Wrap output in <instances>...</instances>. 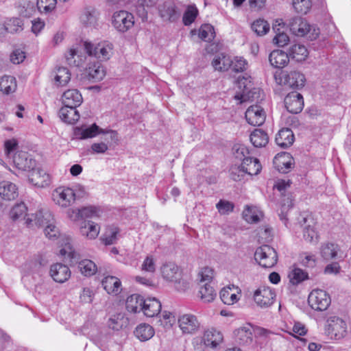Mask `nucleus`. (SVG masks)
<instances>
[{"mask_svg": "<svg viewBox=\"0 0 351 351\" xmlns=\"http://www.w3.org/2000/svg\"><path fill=\"white\" fill-rule=\"evenodd\" d=\"M262 169V166L258 159L248 157L245 161L241 162L237 167L231 168V178L234 181H240L245 174L250 176L258 175Z\"/></svg>", "mask_w": 351, "mask_h": 351, "instance_id": "1", "label": "nucleus"}, {"mask_svg": "<svg viewBox=\"0 0 351 351\" xmlns=\"http://www.w3.org/2000/svg\"><path fill=\"white\" fill-rule=\"evenodd\" d=\"M164 279L177 284L176 289L179 291H185L189 289V283L186 280H181V271L178 266L173 262L164 263L160 268Z\"/></svg>", "mask_w": 351, "mask_h": 351, "instance_id": "2", "label": "nucleus"}, {"mask_svg": "<svg viewBox=\"0 0 351 351\" xmlns=\"http://www.w3.org/2000/svg\"><path fill=\"white\" fill-rule=\"evenodd\" d=\"M254 259L261 267L271 268L278 262V253L270 245H263L256 250Z\"/></svg>", "mask_w": 351, "mask_h": 351, "instance_id": "3", "label": "nucleus"}, {"mask_svg": "<svg viewBox=\"0 0 351 351\" xmlns=\"http://www.w3.org/2000/svg\"><path fill=\"white\" fill-rule=\"evenodd\" d=\"M84 47L89 56H94L100 60H108L112 54V45L107 42L93 44L86 41Z\"/></svg>", "mask_w": 351, "mask_h": 351, "instance_id": "4", "label": "nucleus"}, {"mask_svg": "<svg viewBox=\"0 0 351 351\" xmlns=\"http://www.w3.org/2000/svg\"><path fill=\"white\" fill-rule=\"evenodd\" d=\"M308 302L313 309L317 311H324L330 306L331 299L326 291L314 289L308 295Z\"/></svg>", "mask_w": 351, "mask_h": 351, "instance_id": "5", "label": "nucleus"}, {"mask_svg": "<svg viewBox=\"0 0 351 351\" xmlns=\"http://www.w3.org/2000/svg\"><path fill=\"white\" fill-rule=\"evenodd\" d=\"M158 12L160 17L164 21L175 22L180 15L175 0H160Z\"/></svg>", "mask_w": 351, "mask_h": 351, "instance_id": "6", "label": "nucleus"}, {"mask_svg": "<svg viewBox=\"0 0 351 351\" xmlns=\"http://www.w3.org/2000/svg\"><path fill=\"white\" fill-rule=\"evenodd\" d=\"M112 24L118 32H126L134 26V16L125 10L115 12L112 15Z\"/></svg>", "mask_w": 351, "mask_h": 351, "instance_id": "7", "label": "nucleus"}, {"mask_svg": "<svg viewBox=\"0 0 351 351\" xmlns=\"http://www.w3.org/2000/svg\"><path fill=\"white\" fill-rule=\"evenodd\" d=\"M25 220L29 227H44L47 223L54 221L53 215L46 208H40L35 213L26 215Z\"/></svg>", "mask_w": 351, "mask_h": 351, "instance_id": "8", "label": "nucleus"}, {"mask_svg": "<svg viewBox=\"0 0 351 351\" xmlns=\"http://www.w3.org/2000/svg\"><path fill=\"white\" fill-rule=\"evenodd\" d=\"M327 331L331 337L335 339L343 338L347 332V324L346 322L336 316L330 317L328 319Z\"/></svg>", "mask_w": 351, "mask_h": 351, "instance_id": "9", "label": "nucleus"}, {"mask_svg": "<svg viewBox=\"0 0 351 351\" xmlns=\"http://www.w3.org/2000/svg\"><path fill=\"white\" fill-rule=\"evenodd\" d=\"M178 325L183 334H195L199 327L200 323L197 317L193 314H184L178 318Z\"/></svg>", "mask_w": 351, "mask_h": 351, "instance_id": "10", "label": "nucleus"}, {"mask_svg": "<svg viewBox=\"0 0 351 351\" xmlns=\"http://www.w3.org/2000/svg\"><path fill=\"white\" fill-rule=\"evenodd\" d=\"M15 167L23 171H30L36 167V162L27 152H18L13 156Z\"/></svg>", "mask_w": 351, "mask_h": 351, "instance_id": "11", "label": "nucleus"}, {"mask_svg": "<svg viewBox=\"0 0 351 351\" xmlns=\"http://www.w3.org/2000/svg\"><path fill=\"white\" fill-rule=\"evenodd\" d=\"M285 106L292 114L300 113L304 108V99L302 94L293 91L289 93L285 98Z\"/></svg>", "mask_w": 351, "mask_h": 351, "instance_id": "12", "label": "nucleus"}, {"mask_svg": "<svg viewBox=\"0 0 351 351\" xmlns=\"http://www.w3.org/2000/svg\"><path fill=\"white\" fill-rule=\"evenodd\" d=\"M53 200L62 207H68L75 201L74 190L71 188L59 187L53 194Z\"/></svg>", "mask_w": 351, "mask_h": 351, "instance_id": "13", "label": "nucleus"}, {"mask_svg": "<svg viewBox=\"0 0 351 351\" xmlns=\"http://www.w3.org/2000/svg\"><path fill=\"white\" fill-rule=\"evenodd\" d=\"M266 115L263 108L258 105L251 106L245 112L247 123L254 126H259L264 123Z\"/></svg>", "mask_w": 351, "mask_h": 351, "instance_id": "14", "label": "nucleus"}, {"mask_svg": "<svg viewBox=\"0 0 351 351\" xmlns=\"http://www.w3.org/2000/svg\"><path fill=\"white\" fill-rule=\"evenodd\" d=\"M287 25L290 32L297 36H304L311 29L310 25L304 19L300 16L291 18L287 23Z\"/></svg>", "mask_w": 351, "mask_h": 351, "instance_id": "15", "label": "nucleus"}, {"mask_svg": "<svg viewBox=\"0 0 351 351\" xmlns=\"http://www.w3.org/2000/svg\"><path fill=\"white\" fill-rule=\"evenodd\" d=\"M275 293L269 288L263 287L256 289L254 293V300L261 307H268L274 302Z\"/></svg>", "mask_w": 351, "mask_h": 351, "instance_id": "16", "label": "nucleus"}, {"mask_svg": "<svg viewBox=\"0 0 351 351\" xmlns=\"http://www.w3.org/2000/svg\"><path fill=\"white\" fill-rule=\"evenodd\" d=\"M49 274L54 281L63 283L71 277V271L68 266L62 263H55L51 265Z\"/></svg>", "mask_w": 351, "mask_h": 351, "instance_id": "17", "label": "nucleus"}, {"mask_svg": "<svg viewBox=\"0 0 351 351\" xmlns=\"http://www.w3.org/2000/svg\"><path fill=\"white\" fill-rule=\"evenodd\" d=\"M235 341L240 345H250L253 341V327L247 324L234 331Z\"/></svg>", "mask_w": 351, "mask_h": 351, "instance_id": "18", "label": "nucleus"}, {"mask_svg": "<svg viewBox=\"0 0 351 351\" xmlns=\"http://www.w3.org/2000/svg\"><path fill=\"white\" fill-rule=\"evenodd\" d=\"M285 85L293 89L302 88L306 82L304 75L299 71H291L283 75Z\"/></svg>", "mask_w": 351, "mask_h": 351, "instance_id": "19", "label": "nucleus"}, {"mask_svg": "<svg viewBox=\"0 0 351 351\" xmlns=\"http://www.w3.org/2000/svg\"><path fill=\"white\" fill-rule=\"evenodd\" d=\"M29 172V182L34 186L38 187H45L49 184V176L45 171L35 167Z\"/></svg>", "mask_w": 351, "mask_h": 351, "instance_id": "20", "label": "nucleus"}, {"mask_svg": "<svg viewBox=\"0 0 351 351\" xmlns=\"http://www.w3.org/2000/svg\"><path fill=\"white\" fill-rule=\"evenodd\" d=\"M87 79L93 82H99L106 75V71L101 64L99 62L89 63L86 69Z\"/></svg>", "mask_w": 351, "mask_h": 351, "instance_id": "21", "label": "nucleus"}, {"mask_svg": "<svg viewBox=\"0 0 351 351\" xmlns=\"http://www.w3.org/2000/svg\"><path fill=\"white\" fill-rule=\"evenodd\" d=\"M62 104L64 106L77 108L82 103V96L77 89L66 90L62 97Z\"/></svg>", "mask_w": 351, "mask_h": 351, "instance_id": "22", "label": "nucleus"}, {"mask_svg": "<svg viewBox=\"0 0 351 351\" xmlns=\"http://www.w3.org/2000/svg\"><path fill=\"white\" fill-rule=\"evenodd\" d=\"M295 140L293 131L289 128H282L276 136V144L282 149H287L293 143Z\"/></svg>", "mask_w": 351, "mask_h": 351, "instance_id": "23", "label": "nucleus"}, {"mask_svg": "<svg viewBox=\"0 0 351 351\" xmlns=\"http://www.w3.org/2000/svg\"><path fill=\"white\" fill-rule=\"evenodd\" d=\"M24 29L23 21L19 17L7 19L3 24H0V32L2 30L8 33L16 34L22 32Z\"/></svg>", "mask_w": 351, "mask_h": 351, "instance_id": "24", "label": "nucleus"}, {"mask_svg": "<svg viewBox=\"0 0 351 351\" xmlns=\"http://www.w3.org/2000/svg\"><path fill=\"white\" fill-rule=\"evenodd\" d=\"M269 61L272 66L277 69L285 67L289 62V56L282 50H274L269 56Z\"/></svg>", "mask_w": 351, "mask_h": 351, "instance_id": "25", "label": "nucleus"}, {"mask_svg": "<svg viewBox=\"0 0 351 351\" xmlns=\"http://www.w3.org/2000/svg\"><path fill=\"white\" fill-rule=\"evenodd\" d=\"M161 303L156 298H149L145 299L143 311L145 316L149 317H153L157 316L161 311Z\"/></svg>", "mask_w": 351, "mask_h": 351, "instance_id": "26", "label": "nucleus"}, {"mask_svg": "<svg viewBox=\"0 0 351 351\" xmlns=\"http://www.w3.org/2000/svg\"><path fill=\"white\" fill-rule=\"evenodd\" d=\"M18 188L9 181L0 182V195L5 200H13L18 197Z\"/></svg>", "mask_w": 351, "mask_h": 351, "instance_id": "27", "label": "nucleus"}, {"mask_svg": "<svg viewBox=\"0 0 351 351\" xmlns=\"http://www.w3.org/2000/svg\"><path fill=\"white\" fill-rule=\"evenodd\" d=\"M59 117L67 124H74L80 119L79 112L76 108L63 106L59 110Z\"/></svg>", "mask_w": 351, "mask_h": 351, "instance_id": "28", "label": "nucleus"}, {"mask_svg": "<svg viewBox=\"0 0 351 351\" xmlns=\"http://www.w3.org/2000/svg\"><path fill=\"white\" fill-rule=\"evenodd\" d=\"M223 335L215 329L207 330L204 332L202 341L206 346L216 348L223 341Z\"/></svg>", "mask_w": 351, "mask_h": 351, "instance_id": "29", "label": "nucleus"}, {"mask_svg": "<svg viewBox=\"0 0 351 351\" xmlns=\"http://www.w3.org/2000/svg\"><path fill=\"white\" fill-rule=\"evenodd\" d=\"M101 133H105L104 130L100 128L96 123L89 127L77 128L75 130V136L81 139L93 138Z\"/></svg>", "mask_w": 351, "mask_h": 351, "instance_id": "30", "label": "nucleus"}, {"mask_svg": "<svg viewBox=\"0 0 351 351\" xmlns=\"http://www.w3.org/2000/svg\"><path fill=\"white\" fill-rule=\"evenodd\" d=\"M340 247L338 244L331 242L322 243L320 247V254L326 261L338 258Z\"/></svg>", "mask_w": 351, "mask_h": 351, "instance_id": "31", "label": "nucleus"}, {"mask_svg": "<svg viewBox=\"0 0 351 351\" xmlns=\"http://www.w3.org/2000/svg\"><path fill=\"white\" fill-rule=\"evenodd\" d=\"M287 53L289 56V59L291 58L297 62L305 60L308 54L306 47L304 45L299 43L292 45Z\"/></svg>", "mask_w": 351, "mask_h": 351, "instance_id": "32", "label": "nucleus"}, {"mask_svg": "<svg viewBox=\"0 0 351 351\" xmlns=\"http://www.w3.org/2000/svg\"><path fill=\"white\" fill-rule=\"evenodd\" d=\"M247 80L246 78L239 79L238 83L239 88H241L242 86H243V88L242 90L241 93L237 94L235 96L237 99L241 100V102H245L250 99H253L254 98V94L256 93V89H252L250 87H248V84H250V81H248V83H245Z\"/></svg>", "mask_w": 351, "mask_h": 351, "instance_id": "33", "label": "nucleus"}, {"mask_svg": "<svg viewBox=\"0 0 351 351\" xmlns=\"http://www.w3.org/2000/svg\"><path fill=\"white\" fill-rule=\"evenodd\" d=\"M232 64V59L230 56L225 53H219L216 55L212 61V65L215 70L219 71H226L230 69Z\"/></svg>", "mask_w": 351, "mask_h": 351, "instance_id": "34", "label": "nucleus"}, {"mask_svg": "<svg viewBox=\"0 0 351 351\" xmlns=\"http://www.w3.org/2000/svg\"><path fill=\"white\" fill-rule=\"evenodd\" d=\"M80 234L89 239H95L99 232V227L91 221H84L80 228Z\"/></svg>", "mask_w": 351, "mask_h": 351, "instance_id": "35", "label": "nucleus"}, {"mask_svg": "<svg viewBox=\"0 0 351 351\" xmlns=\"http://www.w3.org/2000/svg\"><path fill=\"white\" fill-rule=\"evenodd\" d=\"M102 286L109 294H118L121 290V280L115 276H108L101 281Z\"/></svg>", "mask_w": 351, "mask_h": 351, "instance_id": "36", "label": "nucleus"}, {"mask_svg": "<svg viewBox=\"0 0 351 351\" xmlns=\"http://www.w3.org/2000/svg\"><path fill=\"white\" fill-rule=\"evenodd\" d=\"M145 299L139 294H132L126 300V308L131 313H138L143 308Z\"/></svg>", "mask_w": 351, "mask_h": 351, "instance_id": "37", "label": "nucleus"}, {"mask_svg": "<svg viewBox=\"0 0 351 351\" xmlns=\"http://www.w3.org/2000/svg\"><path fill=\"white\" fill-rule=\"evenodd\" d=\"M154 328L148 324H140L134 331L135 337L141 341H146L154 335Z\"/></svg>", "mask_w": 351, "mask_h": 351, "instance_id": "38", "label": "nucleus"}, {"mask_svg": "<svg viewBox=\"0 0 351 351\" xmlns=\"http://www.w3.org/2000/svg\"><path fill=\"white\" fill-rule=\"evenodd\" d=\"M160 0H136V14L145 21L147 19V8L155 6Z\"/></svg>", "mask_w": 351, "mask_h": 351, "instance_id": "39", "label": "nucleus"}, {"mask_svg": "<svg viewBox=\"0 0 351 351\" xmlns=\"http://www.w3.org/2000/svg\"><path fill=\"white\" fill-rule=\"evenodd\" d=\"M98 17V11L94 8L88 7L84 10L80 20L86 26H95L97 24Z\"/></svg>", "mask_w": 351, "mask_h": 351, "instance_id": "40", "label": "nucleus"}, {"mask_svg": "<svg viewBox=\"0 0 351 351\" xmlns=\"http://www.w3.org/2000/svg\"><path fill=\"white\" fill-rule=\"evenodd\" d=\"M250 141L256 147H263L269 142V136L261 129H255L250 134Z\"/></svg>", "mask_w": 351, "mask_h": 351, "instance_id": "41", "label": "nucleus"}, {"mask_svg": "<svg viewBox=\"0 0 351 351\" xmlns=\"http://www.w3.org/2000/svg\"><path fill=\"white\" fill-rule=\"evenodd\" d=\"M16 81L14 77L5 75L0 79V90L5 95L14 93L16 89Z\"/></svg>", "mask_w": 351, "mask_h": 351, "instance_id": "42", "label": "nucleus"}, {"mask_svg": "<svg viewBox=\"0 0 351 351\" xmlns=\"http://www.w3.org/2000/svg\"><path fill=\"white\" fill-rule=\"evenodd\" d=\"M201 299L204 302H210L214 300L217 293L214 287L208 282L202 285L199 291Z\"/></svg>", "mask_w": 351, "mask_h": 351, "instance_id": "43", "label": "nucleus"}, {"mask_svg": "<svg viewBox=\"0 0 351 351\" xmlns=\"http://www.w3.org/2000/svg\"><path fill=\"white\" fill-rule=\"evenodd\" d=\"M119 233V228L118 227L114 226H109L101 236V240L106 245H112L116 243Z\"/></svg>", "mask_w": 351, "mask_h": 351, "instance_id": "44", "label": "nucleus"}, {"mask_svg": "<svg viewBox=\"0 0 351 351\" xmlns=\"http://www.w3.org/2000/svg\"><path fill=\"white\" fill-rule=\"evenodd\" d=\"M262 215V213L254 206H247L243 212V218L250 223L258 222Z\"/></svg>", "mask_w": 351, "mask_h": 351, "instance_id": "45", "label": "nucleus"}, {"mask_svg": "<svg viewBox=\"0 0 351 351\" xmlns=\"http://www.w3.org/2000/svg\"><path fill=\"white\" fill-rule=\"evenodd\" d=\"M78 269L81 273L86 276H93L97 271L95 263L89 259H84L80 261L78 263Z\"/></svg>", "mask_w": 351, "mask_h": 351, "instance_id": "46", "label": "nucleus"}, {"mask_svg": "<svg viewBox=\"0 0 351 351\" xmlns=\"http://www.w3.org/2000/svg\"><path fill=\"white\" fill-rule=\"evenodd\" d=\"M232 153L235 159L241 162L245 161L248 157H251L249 149L243 144H235L232 147Z\"/></svg>", "mask_w": 351, "mask_h": 351, "instance_id": "47", "label": "nucleus"}, {"mask_svg": "<svg viewBox=\"0 0 351 351\" xmlns=\"http://www.w3.org/2000/svg\"><path fill=\"white\" fill-rule=\"evenodd\" d=\"M252 29L258 35L263 36L269 30V24L264 19H257L251 25Z\"/></svg>", "mask_w": 351, "mask_h": 351, "instance_id": "48", "label": "nucleus"}, {"mask_svg": "<svg viewBox=\"0 0 351 351\" xmlns=\"http://www.w3.org/2000/svg\"><path fill=\"white\" fill-rule=\"evenodd\" d=\"M290 282L293 285H298L308 278V273L300 268L293 269L289 274Z\"/></svg>", "mask_w": 351, "mask_h": 351, "instance_id": "49", "label": "nucleus"}, {"mask_svg": "<svg viewBox=\"0 0 351 351\" xmlns=\"http://www.w3.org/2000/svg\"><path fill=\"white\" fill-rule=\"evenodd\" d=\"M199 37L205 41H211L215 38L214 27L210 24H203L199 30Z\"/></svg>", "mask_w": 351, "mask_h": 351, "instance_id": "50", "label": "nucleus"}, {"mask_svg": "<svg viewBox=\"0 0 351 351\" xmlns=\"http://www.w3.org/2000/svg\"><path fill=\"white\" fill-rule=\"evenodd\" d=\"M71 79V73L66 67H59L57 70L55 81L60 86L66 85Z\"/></svg>", "mask_w": 351, "mask_h": 351, "instance_id": "51", "label": "nucleus"}, {"mask_svg": "<svg viewBox=\"0 0 351 351\" xmlns=\"http://www.w3.org/2000/svg\"><path fill=\"white\" fill-rule=\"evenodd\" d=\"M293 7L295 11L300 14H306L312 6L311 0H293Z\"/></svg>", "mask_w": 351, "mask_h": 351, "instance_id": "52", "label": "nucleus"}, {"mask_svg": "<svg viewBox=\"0 0 351 351\" xmlns=\"http://www.w3.org/2000/svg\"><path fill=\"white\" fill-rule=\"evenodd\" d=\"M57 0H37L36 6L40 13L51 12L56 8Z\"/></svg>", "mask_w": 351, "mask_h": 351, "instance_id": "53", "label": "nucleus"}, {"mask_svg": "<svg viewBox=\"0 0 351 351\" xmlns=\"http://www.w3.org/2000/svg\"><path fill=\"white\" fill-rule=\"evenodd\" d=\"M219 296L225 304L230 305L238 301L237 295L231 293L229 287L223 288L219 293Z\"/></svg>", "mask_w": 351, "mask_h": 351, "instance_id": "54", "label": "nucleus"}, {"mask_svg": "<svg viewBox=\"0 0 351 351\" xmlns=\"http://www.w3.org/2000/svg\"><path fill=\"white\" fill-rule=\"evenodd\" d=\"M273 29L276 33V36L273 39L274 43L277 45L278 47L285 46L289 40V38L287 34L283 32H280V29L277 27V25H274Z\"/></svg>", "mask_w": 351, "mask_h": 351, "instance_id": "55", "label": "nucleus"}, {"mask_svg": "<svg viewBox=\"0 0 351 351\" xmlns=\"http://www.w3.org/2000/svg\"><path fill=\"white\" fill-rule=\"evenodd\" d=\"M198 14V10L195 7H189L184 12L182 21L184 25L188 26L192 24Z\"/></svg>", "mask_w": 351, "mask_h": 351, "instance_id": "56", "label": "nucleus"}, {"mask_svg": "<svg viewBox=\"0 0 351 351\" xmlns=\"http://www.w3.org/2000/svg\"><path fill=\"white\" fill-rule=\"evenodd\" d=\"M77 52L75 49H70L65 55L66 63L70 66L80 67L83 64V60L77 56V60L75 58Z\"/></svg>", "mask_w": 351, "mask_h": 351, "instance_id": "57", "label": "nucleus"}, {"mask_svg": "<svg viewBox=\"0 0 351 351\" xmlns=\"http://www.w3.org/2000/svg\"><path fill=\"white\" fill-rule=\"evenodd\" d=\"M303 237L305 241L309 243H317L318 241V234L314 227L310 223L306 225L303 230Z\"/></svg>", "mask_w": 351, "mask_h": 351, "instance_id": "58", "label": "nucleus"}, {"mask_svg": "<svg viewBox=\"0 0 351 351\" xmlns=\"http://www.w3.org/2000/svg\"><path fill=\"white\" fill-rule=\"evenodd\" d=\"M27 211V207L23 202L16 204L10 212L11 219L16 221L20 219Z\"/></svg>", "mask_w": 351, "mask_h": 351, "instance_id": "59", "label": "nucleus"}, {"mask_svg": "<svg viewBox=\"0 0 351 351\" xmlns=\"http://www.w3.org/2000/svg\"><path fill=\"white\" fill-rule=\"evenodd\" d=\"M246 66L247 62L243 58L235 57L234 60H232V64L230 69L236 73L243 72L246 69Z\"/></svg>", "mask_w": 351, "mask_h": 351, "instance_id": "60", "label": "nucleus"}, {"mask_svg": "<svg viewBox=\"0 0 351 351\" xmlns=\"http://www.w3.org/2000/svg\"><path fill=\"white\" fill-rule=\"evenodd\" d=\"M45 234L49 239L57 238L59 234L58 228L53 224V221L47 223L45 226Z\"/></svg>", "mask_w": 351, "mask_h": 351, "instance_id": "61", "label": "nucleus"}, {"mask_svg": "<svg viewBox=\"0 0 351 351\" xmlns=\"http://www.w3.org/2000/svg\"><path fill=\"white\" fill-rule=\"evenodd\" d=\"M99 209L95 206L84 207L79 210V215L82 217L90 218L98 216Z\"/></svg>", "mask_w": 351, "mask_h": 351, "instance_id": "62", "label": "nucleus"}, {"mask_svg": "<svg viewBox=\"0 0 351 351\" xmlns=\"http://www.w3.org/2000/svg\"><path fill=\"white\" fill-rule=\"evenodd\" d=\"M216 207L221 214H226L233 210L234 204L230 202L220 199L217 204Z\"/></svg>", "mask_w": 351, "mask_h": 351, "instance_id": "63", "label": "nucleus"}, {"mask_svg": "<svg viewBox=\"0 0 351 351\" xmlns=\"http://www.w3.org/2000/svg\"><path fill=\"white\" fill-rule=\"evenodd\" d=\"M141 269L143 271L149 272V273H154L156 270V265L155 262L152 256H148L146 257V258L144 260Z\"/></svg>", "mask_w": 351, "mask_h": 351, "instance_id": "64", "label": "nucleus"}]
</instances>
